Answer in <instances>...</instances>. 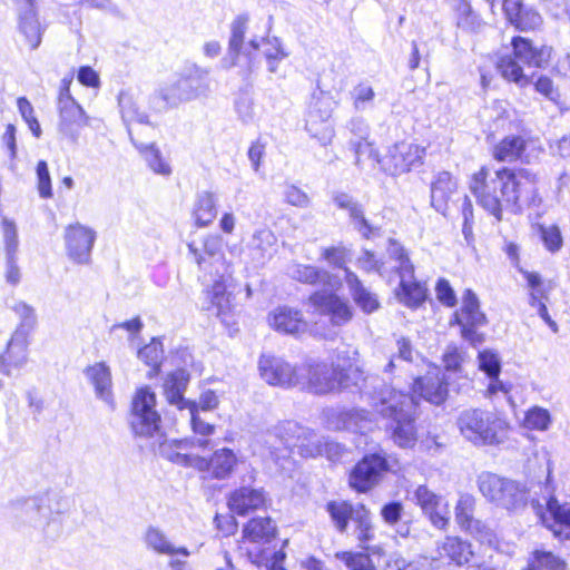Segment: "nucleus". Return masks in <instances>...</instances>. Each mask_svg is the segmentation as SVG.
Wrapping results in <instances>:
<instances>
[{"instance_id": "7", "label": "nucleus", "mask_w": 570, "mask_h": 570, "mask_svg": "<svg viewBox=\"0 0 570 570\" xmlns=\"http://www.w3.org/2000/svg\"><path fill=\"white\" fill-rule=\"evenodd\" d=\"M389 471L390 463L383 451L365 454L351 470L348 485L358 493H367L381 483Z\"/></svg>"}, {"instance_id": "11", "label": "nucleus", "mask_w": 570, "mask_h": 570, "mask_svg": "<svg viewBox=\"0 0 570 570\" xmlns=\"http://www.w3.org/2000/svg\"><path fill=\"white\" fill-rule=\"evenodd\" d=\"M58 129L60 134L72 142H77L82 127L88 126L99 128L100 120L87 116L85 110L75 99H58Z\"/></svg>"}, {"instance_id": "13", "label": "nucleus", "mask_w": 570, "mask_h": 570, "mask_svg": "<svg viewBox=\"0 0 570 570\" xmlns=\"http://www.w3.org/2000/svg\"><path fill=\"white\" fill-rule=\"evenodd\" d=\"M67 255L77 264H88L96 242V232L80 223L68 225L65 229Z\"/></svg>"}, {"instance_id": "30", "label": "nucleus", "mask_w": 570, "mask_h": 570, "mask_svg": "<svg viewBox=\"0 0 570 570\" xmlns=\"http://www.w3.org/2000/svg\"><path fill=\"white\" fill-rule=\"evenodd\" d=\"M512 48L513 55L519 61L538 68L548 63L552 52L551 47L541 46L537 48L529 39L523 37H514Z\"/></svg>"}, {"instance_id": "25", "label": "nucleus", "mask_w": 570, "mask_h": 570, "mask_svg": "<svg viewBox=\"0 0 570 570\" xmlns=\"http://www.w3.org/2000/svg\"><path fill=\"white\" fill-rule=\"evenodd\" d=\"M28 357V337L22 331H16L7 344V350L0 354V372L11 375L13 370L21 368Z\"/></svg>"}, {"instance_id": "63", "label": "nucleus", "mask_w": 570, "mask_h": 570, "mask_svg": "<svg viewBox=\"0 0 570 570\" xmlns=\"http://www.w3.org/2000/svg\"><path fill=\"white\" fill-rule=\"evenodd\" d=\"M465 530L469 531L481 543H487L489 546L495 543L494 531L480 520L475 519Z\"/></svg>"}, {"instance_id": "52", "label": "nucleus", "mask_w": 570, "mask_h": 570, "mask_svg": "<svg viewBox=\"0 0 570 570\" xmlns=\"http://www.w3.org/2000/svg\"><path fill=\"white\" fill-rule=\"evenodd\" d=\"M336 558L341 560L348 570H376L371 557L362 552H337Z\"/></svg>"}, {"instance_id": "21", "label": "nucleus", "mask_w": 570, "mask_h": 570, "mask_svg": "<svg viewBox=\"0 0 570 570\" xmlns=\"http://www.w3.org/2000/svg\"><path fill=\"white\" fill-rule=\"evenodd\" d=\"M458 181L449 171H440L431 181V206L441 215L446 217L450 210V203L455 204L453 196L456 195Z\"/></svg>"}, {"instance_id": "8", "label": "nucleus", "mask_w": 570, "mask_h": 570, "mask_svg": "<svg viewBox=\"0 0 570 570\" xmlns=\"http://www.w3.org/2000/svg\"><path fill=\"white\" fill-rule=\"evenodd\" d=\"M425 148L419 145L400 141L389 148L387 154L377 161L382 169L392 176L406 174L423 165Z\"/></svg>"}, {"instance_id": "2", "label": "nucleus", "mask_w": 570, "mask_h": 570, "mask_svg": "<svg viewBox=\"0 0 570 570\" xmlns=\"http://www.w3.org/2000/svg\"><path fill=\"white\" fill-rule=\"evenodd\" d=\"M522 178L531 179V171L503 167L491 174L481 168L473 175L470 189L478 204L497 222H501L504 209L513 213L520 210Z\"/></svg>"}, {"instance_id": "40", "label": "nucleus", "mask_w": 570, "mask_h": 570, "mask_svg": "<svg viewBox=\"0 0 570 570\" xmlns=\"http://www.w3.org/2000/svg\"><path fill=\"white\" fill-rule=\"evenodd\" d=\"M304 439L299 438L296 449L301 456L316 458L323 455L324 448H337L338 443L326 440L317 435L313 430L304 426Z\"/></svg>"}, {"instance_id": "33", "label": "nucleus", "mask_w": 570, "mask_h": 570, "mask_svg": "<svg viewBox=\"0 0 570 570\" xmlns=\"http://www.w3.org/2000/svg\"><path fill=\"white\" fill-rule=\"evenodd\" d=\"M205 465L196 468L202 472H209L212 478L224 480L228 478L237 462L235 453L229 449H220L214 452L210 459L203 458Z\"/></svg>"}, {"instance_id": "34", "label": "nucleus", "mask_w": 570, "mask_h": 570, "mask_svg": "<svg viewBox=\"0 0 570 570\" xmlns=\"http://www.w3.org/2000/svg\"><path fill=\"white\" fill-rule=\"evenodd\" d=\"M302 387H308L315 394H325L335 387V381L331 377L326 365L301 367Z\"/></svg>"}, {"instance_id": "16", "label": "nucleus", "mask_w": 570, "mask_h": 570, "mask_svg": "<svg viewBox=\"0 0 570 570\" xmlns=\"http://www.w3.org/2000/svg\"><path fill=\"white\" fill-rule=\"evenodd\" d=\"M326 423L328 429L335 431H351L365 434L372 430L373 421L371 414L363 409L334 410L326 411Z\"/></svg>"}, {"instance_id": "43", "label": "nucleus", "mask_w": 570, "mask_h": 570, "mask_svg": "<svg viewBox=\"0 0 570 570\" xmlns=\"http://www.w3.org/2000/svg\"><path fill=\"white\" fill-rule=\"evenodd\" d=\"M223 239L219 235H207L203 239L202 248H198L195 243L188 244V252L200 269H205L207 263L205 255L209 258H215L222 254Z\"/></svg>"}, {"instance_id": "64", "label": "nucleus", "mask_w": 570, "mask_h": 570, "mask_svg": "<svg viewBox=\"0 0 570 570\" xmlns=\"http://www.w3.org/2000/svg\"><path fill=\"white\" fill-rule=\"evenodd\" d=\"M146 161L151 170L160 175H169L171 169L170 166L165 163L161 158L160 151L150 145L145 153Z\"/></svg>"}, {"instance_id": "26", "label": "nucleus", "mask_w": 570, "mask_h": 570, "mask_svg": "<svg viewBox=\"0 0 570 570\" xmlns=\"http://www.w3.org/2000/svg\"><path fill=\"white\" fill-rule=\"evenodd\" d=\"M271 325L281 333L299 335L307 331V322L299 309L279 306L269 313Z\"/></svg>"}, {"instance_id": "59", "label": "nucleus", "mask_w": 570, "mask_h": 570, "mask_svg": "<svg viewBox=\"0 0 570 570\" xmlns=\"http://www.w3.org/2000/svg\"><path fill=\"white\" fill-rule=\"evenodd\" d=\"M539 232H540V238H541L544 247L549 252L557 253L561 249L563 239L561 236L560 228L558 226L551 225V226L546 227V226L541 225L539 227Z\"/></svg>"}, {"instance_id": "37", "label": "nucleus", "mask_w": 570, "mask_h": 570, "mask_svg": "<svg viewBox=\"0 0 570 570\" xmlns=\"http://www.w3.org/2000/svg\"><path fill=\"white\" fill-rule=\"evenodd\" d=\"M528 144L529 140L522 135H509L495 145L493 156L499 161H513L523 158Z\"/></svg>"}, {"instance_id": "22", "label": "nucleus", "mask_w": 570, "mask_h": 570, "mask_svg": "<svg viewBox=\"0 0 570 570\" xmlns=\"http://www.w3.org/2000/svg\"><path fill=\"white\" fill-rule=\"evenodd\" d=\"M334 204L345 212H347L350 222L354 229L357 230L362 237L370 239L379 232L365 217L363 205L347 193H336L333 196Z\"/></svg>"}, {"instance_id": "18", "label": "nucleus", "mask_w": 570, "mask_h": 570, "mask_svg": "<svg viewBox=\"0 0 570 570\" xmlns=\"http://www.w3.org/2000/svg\"><path fill=\"white\" fill-rule=\"evenodd\" d=\"M461 313L465 320L463 338L473 345L482 343V335L476 332V327L485 325L488 320L485 314L480 311L479 298L472 289H465L462 296Z\"/></svg>"}, {"instance_id": "54", "label": "nucleus", "mask_w": 570, "mask_h": 570, "mask_svg": "<svg viewBox=\"0 0 570 570\" xmlns=\"http://www.w3.org/2000/svg\"><path fill=\"white\" fill-rule=\"evenodd\" d=\"M17 316L20 318V324L16 331H22L24 336L28 337L37 323V315L35 308L24 302H18L12 307Z\"/></svg>"}, {"instance_id": "49", "label": "nucleus", "mask_w": 570, "mask_h": 570, "mask_svg": "<svg viewBox=\"0 0 570 570\" xmlns=\"http://www.w3.org/2000/svg\"><path fill=\"white\" fill-rule=\"evenodd\" d=\"M498 69L504 79L513 81L520 87H523L530 82L529 79L524 76L520 65L510 56H505L500 59Z\"/></svg>"}, {"instance_id": "56", "label": "nucleus", "mask_w": 570, "mask_h": 570, "mask_svg": "<svg viewBox=\"0 0 570 570\" xmlns=\"http://www.w3.org/2000/svg\"><path fill=\"white\" fill-rule=\"evenodd\" d=\"M532 178H522V188H521V197L519 199L520 208L522 205H525L528 207H538L541 204V198L538 194V188L535 186L537 184V176L535 174L531 173Z\"/></svg>"}, {"instance_id": "62", "label": "nucleus", "mask_w": 570, "mask_h": 570, "mask_svg": "<svg viewBox=\"0 0 570 570\" xmlns=\"http://www.w3.org/2000/svg\"><path fill=\"white\" fill-rule=\"evenodd\" d=\"M520 31L533 30L541 23V17L538 12L531 9H523L519 17L513 19L511 22Z\"/></svg>"}, {"instance_id": "14", "label": "nucleus", "mask_w": 570, "mask_h": 570, "mask_svg": "<svg viewBox=\"0 0 570 570\" xmlns=\"http://www.w3.org/2000/svg\"><path fill=\"white\" fill-rule=\"evenodd\" d=\"M308 299L322 315L330 317V322L334 326H344L354 316V309L350 302L337 294L315 292Z\"/></svg>"}, {"instance_id": "10", "label": "nucleus", "mask_w": 570, "mask_h": 570, "mask_svg": "<svg viewBox=\"0 0 570 570\" xmlns=\"http://www.w3.org/2000/svg\"><path fill=\"white\" fill-rule=\"evenodd\" d=\"M262 379L269 385L292 387L304 385L301 367H294L282 357L262 354L258 361Z\"/></svg>"}, {"instance_id": "44", "label": "nucleus", "mask_w": 570, "mask_h": 570, "mask_svg": "<svg viewBox=\"0 0 570 570\" xmlns=\"http://www.w3.org/2000/svg\"><path fill=\"white\" fill-rule=\"evenodd\" d=\"M399 301L410 308H417L426 299V288L415 278L400 282L396 289Z\"/></svg>"}, {"instance_id": "55", "label": "nucleus", "mask_w": 570, "mask_h": 570, "mask_svg": "<svg viewBox=\"0 0 570 570\" xmlns=\"http://www.w3.org/2000/svg\"><path fill=\"white\" fill-rule=\"evenodd\" d=\"M551 423V416L548 410L533 406L527 411L524 424L528 429L544 431Z\"/></svg>"}, {"instance_id": "32", "label": "nucleus", "mask_w": 570, "mask_h": 570, "mask_svg": "<svg viewBox=\"0 0 570 570\" xmlns=\"http://www.w3.org/2000/svg\"><path fill=\"white\" fill-rule=\"evenodd\" d=\"M85 374L94 385L96 396L114 409L115 401L111 391L112 382L109 366L104 362H99L88 366Z\"/></svg>"}, {"instance_id": "15", "label": "nucleus", "mask_w": 570, "mask_h": 570, "mask_svg": "<svg viewBox=\"0 0 570 570\" xmlns=\"http://www.w3.org/2000/svg\"><path fill=\"white\" fill-rule=\"evenodd\" d=\"M413 500L435 528L444 529L449 524L450 509L442 495L434 493L426 485H419Z\"/></svg>"}, {"instance_id": "4", "label": "nucleus", "mask_w": 570, "mask_h": 570, "mask_svg": "<svg viewBox=\"0 0 570 570\" xmlns=\"http://www.w3.org/2000/svg\"><path fill=\"white\" fill-rule=\"evenodd\" d=\"M476 485L482 497L497 508L514 512L524 509L530 502L537 513L543 511L541 499L531 495L525 483L483 471L476 478Z\"/></svg>"}, {"instance_id": "36", "label": "nucleus", "mask_w": 570, "mask_h": 570, "mask_svg": "<svg viewBox=\"0 0 570 570\" xmlns=\"http://www.w3.org/2000/svg\"><path fill=\"white\" fill-rule=\"evenodd\" d=\"M144 541L148 549H151L153 551L159 554H181L184 557L190 556V552L188 551L187 548H176L159 528L153 525L147 528L144 535Z\"/></svg>"}, {"instance_id": "1", "label": "nucleus", "mask_w": 570, "mask_h": 570, "mask_svg": "<svg viewBox=\"0 0 570 570\" xmlns=\"http://www.w3.org/2000/svg\"><path fill=\"white\" fill-rule=\"evenodd\" d=\"M358 390L371 395L376 412L386 421L385 431L393 444L404 450L413 449L419 439L415 396L374 376L363 379Z\"/></svg>"}, {"instance_id": "41", "label": "nucleus", "mask_w": 570, "mask_h": 570, "mask_svg": "<svg viewBox=\"0 0 570 570\" xmlns=\"http://www.w3.org/2000/svg\"><path fill=\"white\" fill-rule=\"evenodd\" d=\"M352 521L355 524L354 535L360 542V547L365 549L366 544L373 541L375 537L371 511L365 504L357 503L356 513Z\"/></svg>"}, {"instance_id": "45", "label": "nucleus", "mask_w": 570, "mask_h": 570, "mask_svg": "<svg viewBox=\"0 0 570 570\" xmlns=\"http://www.w3.org/2000/svg\"><path fill=\"white\" fill-rule=\"evenodd\" d=\"M45 497H35L24 500L22 504V514L29 523L38 525L50 514V508L46 503Z\"/></svg>"}, {"instance_id": "23", "label": "nucleus", "mask_w": 570, "mask_h": 570, "mask_svg": "<svg viewBox=\"0 0 570 570\" xmlns=\"http://www.w3.org/2000/svg\"><path fill=\"white\" fill-rule=\"evenodd\" d=\"M189 379L190 375L186 370L178 368L167 374L163 384L164 395L167 402L180 411L195 407L196 402L185 399L184 396Z\"/></svg>"}, {"instance_id": "27", "label": "nucleus", "mask_w": 570, "mask_h": 570, "mask_svg": "<svg viewBox=\"0 0 570 570\" xmlns=\"http://www.w3.org/2000/svg\"><path fill=\"white\" fill-rule=\"evenodd\" d=\"M265 501V492L262 488L242 485L229 494L228 507L233 512L245 515L264 507Z\"/></svg>"}, {"instance_id": "38", "label": "nucleus", "mask_w": 570, "mask_h": 570, "mask_svg": "<svg viewBox=\"0 0 570 570\" xmlns=\"http://www.w3.org/2000/svg\"><path fill=\"white\" fill-rule=\"evenodd\" d=\"M194 217L199 227L213 223L217 216V197L208 190L199 191L194 203Z\"/></svg>"}, {"instance_id": "39", "label": "nucleus", "mask_w": 570, "mask_h": 570, "mask_svg": "<svg viewBox=\"0 0 570 570\" xmlns=\"http://www.w3.org/2000/svg\"><path fill=\"white\" fill-rule=\"evenodd\" d=\"M287 274L291 278L308 285H326L331 279V274L316 266L292 264L287 267Z\"/></svg>"}, {"instance_id": "6", "label": "nucleus", "mask_w": 570, "mask_h": 570, "mask_svg": "<svg viewBox=\"0 0 570 570\" xmlns=\"http://www.w3.org/2000/svg\"><path fill=\"white\" fill-rule=\"evenodd\" d=\"M156 394L150 387L139 389L131 402L129 423L135 435L151 438L160 432L161 416L155 410Z\"/></svg>"}, {"instance_id": "28", "label": "nucleus", "mask_w": 570, "mask_h": 570, "mask_svg": "<svg viewBox=\"0 0 570 570\" xmlns=\"http://www.w3.org/2000/svg\"><path fill=\"white\" fill-rule=\"evenodd\" d=\"M344 281L354 303L363 313L372 314L381 307L377 295L366 288L352 269L346 268Z\"/></svg>"}, {"instance_id": "46", "label": "nucleus", "mask_w": 570, "mask_h": 570, "mask_svg": "<svg viewBox=\"0 0 570 570\" xmlns=\"http://www.w3.org/2000/svg\"><path fill=\"white\" fill-rule=\"evenodd\" d=\"M248 14L242 13L238 14L230 23L228 47L234 55L240 53L245 47V35L248 29Z\"/></svg>"}, {"instance_id": "3", "label": "nucleus", "mask_w": 570, "mask_h": 570, "mask_svg": "<svg viewBox=\"0 0 570 570\" xmlns=\"http://www.w3.org/2000/svg\"><path fill=\"white\" fill-rule=\"evenodd\" d=\"M210 91L209 70L190 65L159 86L150 96L149 105L155 111L164 112L181 104L207 98Z\"/></svg>"}, {"instance_id": "61", "label": "nucleus", "mask_w": 570, "mask_h": 570, "mask_svg": "<svg viewBox=\"0 0 570 570\" xmlns=\"http://www.w3.org/2000/svg\"><path fill=\"white\" fill-rule=\"evenodd\" d=\"M268 548H246V557L253 564L266 563L267 570H286L283 563L271 562L267 556Z\"/></svg>"}, {"instance_id": "12", "label": "nucleus", "mask_w": 570, "mask_h": 570, "mask_svg": "<svg viewBox=\"0 0 570 570\" xmlns=\"http://www.w3.org/2000/svg\"><path fill=\"white\" fill-rule=\"evenodd\" d=\"M551 470L548 469V475L544 484H539L542 493L541 502L543 508L551 514L553 524L551 530L554 537L561 540H570V504H560L554 497V488L551 481Z\"/></svg>"}, {"instance_id": "5", "label": "nucleus", "mask_w": 570, "mask_h": 570, "mask_svg": "<svg viewBox=\"0 0 570 570\" xmlns=\"http://www.w3.org/2000/svg\"><path fill=\"white\" fill-rule=\"evenodd\" d=\"M456 423L461 434L475 445L500 443V433L505 426L504 421L495 413L481 409L462 411Z\"/></svg>"}, {"instance_id": "17", "label": "nucleus", "mask_w": 570, "mask_h": 570, "mask_svg": "<svg viewBox=\"0 0 570 570\" xmlns=\"http://www.w3.org/2000/svg\"><path fill=\"white\" fill-rule=\"evenodd\" d=\"M332 109L328 99L316 98L309 106L305 128L311 137L326 146L333 138V128L330 124Z\"/></svg>"}, {"instance_id": "19", "label": "nucleus", "mask_w": 570, "mask_h": 570, "mask_svg": "<svg viewBox=\"0 0 570 570\" xmlns=\"http://www.w3.org/2000/svg\"><path fill=\"white\" fill-rule=\"evenodd\" d=\"M276 532V525L271 518H253L243 528V541L238 549L246 556V548H267Z\"/></svg>"}, {"instance_id": "9", "label": "nucleus", "mask_w": 570, "mask_h": 570, "mask_svg": "<svg viewBox=\"0 0 570 570\" xmlns=\"http://www.w3.org/2000/svg\"><path fill=\"white\" fill-rule=\"evenodd\" d=\"M304 426L294 421L279 423L267 431L264 435V444L269 456L276 463L289 458L291 452L296 449L299 438L304 439Z\"/></svg>"}, {"instance_id": "57", "label": "nucleus", "mask_w": 570, "mask_h": 570, "mask_svg": "<svg viewBox=\"0 0 570 570\" xmlns=\"http://www.w3.org/2000/svg\"><path fill=\"white\" fill-rule=\"evenodd\" d=\"M351 97L356 110H365L367 107L372 106L375 92L367 82H360L351 91Z\"/></svg>"}, {"instance_id": "58", "label": "nucleus", "mask_w": 570, "mask_h": 570, "mask_svg": "<svg viewBox=\"0 0 570 570\" xmlns=\"http://www.w3.org/2000/svg\"><path fill=\"white\" fill-rule=\"evenodd\" d=\"M479 368L484 372L489 379H493L500 375L501 372V361L497 353L484 350L479 352Z\"/></svg>"}, {"instance_id": "48", "label": "nucleus", "mask_w": 570, "mask_h": 570, "mask_svg": "<svg viewBox=\"0 0 570 570\" xmlns=\"http://www.w3.org/2000/svg\"><path fill=\"white\" fill-rule=\"evenodd\" d=\"M118 105L124 121H137L139 124L148 122V116L145 112L139 111V108L129 94L120 92L118 96Z\"/></svg>"}, {"instance_id": "29", "label": "nucleus", "mask_w": 570, "mask_h": 570, "mask_svg": "<svg viewBox=\"0 0 570 570\" xmlns=\"http://www.w3.org/2000/svg\"><path fill=\"white\" fill-rule=\"evenodd\" d=\"M196 443L194 441L183 439V440H173L170 442H163L159 444V454L160 456L167 459L168 461L183 465V466H191V468H202L205 465L203 461V456L191 455L187 453H180V450H188Z\"/></svg>"}, {"instance_id": "35", "label": "nucleus", "mask_w": 570, "mask_h": 570, "mask_svg": "<svg viewBox=\"0 0 570 570\" xmlns=\"http://www.w3.org/2000/svg\"><path fill=\"white\" fill-rule=\"evenodd\" d=\"M356 509L357 504L346 500H332L325 505L334 528L341 534L346 533L348 523L353 520Z\"/></svg>"}, {"instance_id": "24", "label": "nucleus", "mask_w": 570, "mask_h": 570, "mask_svg": "<svg viewBox=\"0 0 570 570\" xmlns=\"http://www.w3.org/2000/svg\"><path fill=\"white\" fill-rule=\"evenodd\" d=\"M247 249L253 263L263 266L277 253V237L267 227L258 228L253 233Z\"/></svg>"}, {"instance_id": "31", "label": "nucleus", "mask_w": 570, "mask_h": 570, "mask_svg": "<svg viewBox=\"0 0 570 570\" xmlns=\"http://www.w3.org/2000/svg\"><path fill=\"white\" fill-rule=\"evenodd\" d=\"M33 2L35 0H27L19 14V30L24 36L31 50L40 46L42 33L46 30V27L38 19Z\"/></svg>"}, {"instance_id": "42", "label": "nucleus", "mask_w": 570, "mask_h": 570, "mask_svg": "<svg viewBox=\"0 0 570 570\" xmlns=\"http://www.w3.org/2000/svg\"><path fill=\"white\" fill-rule=\"evenodd\" d=\"M440 556L446 557L458 566L465 564L473 557L471 544L456 537H449L440 547Z\"/></svg>"}, {"instance_id": "50", "label": "nucleus", "mask_w": 570, "mask_h": 570, "mask_svg": "<svg viewBox=\"0 0 570 570\" xmlns=\"http://www.w3.org/2000/svg\"><path fill=\"white\" fill-rule=\"evenodd\" d=\"M163 357V343L158 338H153L149 344L138 351V358L150 366L155 373L159 372Z\"/></svg>"}, {"instance_id": "53", "label": "nucleus", "mask_w": 570, "mask_h": 570, "mask_svg": "<svg viewBox=\"0 0 570 570\" xmlns=\"http://www.w3.org/2000/svg\"><path fill=\"white\" fill-rule=\"evenodd\" d=\"M531 564L537 570H567L566 561L550 551L535 550Z\"/></svg>"}, {"instance_id": "60", "label": "nucleus", "mask_w": 570, "mask_h": 570, "mask_svg": "<svg viewBox=\"0 0 570 570\" xmlns=\"http://www.w3.org/2000/svg\"><path fill=\"white\" fill-rule=\"evenodd\" d=\"M474 500L470 495H462L455 507V520L461 528L466 529L475 520L472 517Z\"/></svg>"}, {"instance_id": "20", "label": "nucleus", "mask_w": 570, "mask_h": 570, "mask_svg": "<svg viewBox=\"0 0 570 570\" xmlns=\"http://www.w3.org/2000/svg\"><path fill=\"white\" fill-rule=\"evenodd\" d=\"M448 376L444 372L435 370L424 376L415 379L413 393L434 405L445 402L449 392Z\"/></svg>"}, {"instance_id": "51", "label": "nucleus", "mask_w": 570, "mask_h": 570, "mask_svg": "<svg viewBox=\"0 0 570 570\" xmlns=\"http://www.w3.org/2000/svg\"><path fill=\"white\" fill-rule=\"evenodd\" d=\"M456 19L458 27L464 31H475L481 24L479 16L466 0H458Z\"/></svg>"}, {"instance_id": "47", "label": "nucleus", "mask_w": 570, "mask_h": 570, "mask_svg": "<svg viewBox=\"0 0 570 570\" xmlns=\"http://www.w3.org/2000/svg\"><path fill=\"white\" fill-rule=\"evenodd\" d=\"M352 252L343 243L322 249L321 258L326 261L331 266L343 269L345 273L346 263L351 261Z\"/></svg>"}]
</instances>
